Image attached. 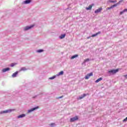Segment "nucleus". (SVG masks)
Masks as SVG:
<instances>
[{
    "label": "nucleus",
    "mask_w": 127,
    "mask_h": 127,
    "mask_svg": "<svg viewBox=\"0 0 127 127\" xmlns=\"http://www.w3.org/2000/svg\"><path fill=\"white\" fill-rule=\"evenodd\" d=\"M119 68H117L116 69H111L110 70H108V74H109V75H114V74H116V73H118V72H119Z\"/></svg>",
    "instance_id": "f257e3e1"
},
{
    "label": "nucleus",
    "mask_w": 127,
    "mask_h": 127,
    "mask_svg": "<svg viewBox=\"0 0 127 127\" xmlns=\"http://www.w3.org/2000/svg\"><path fill=\"white\" fill-rule=\"evenodd\" d=\"M79 120V117L77 116L71 118L70 119V123H74V122H76V121H78Z\"/></svg>",
    "instance_id": "f03ea898"
},
{
    "label": "nucleus",
    "mask_w": 127,
    "mask_h": 127,
    "mask_svg": "<svg viewBox=\"0 0 127 127\" xmlns=\"http://www.w3.org/2000/svg\"><path fill=\"white\" fill-rule=\"evenodd\" d=\"M123 0H120L118 3L114 4V5H111V8H114V7H116V6L119 5V4H121V2H123Z\"/></svg>",
    "instance_id": "7ed1b4c3"
},
{
    "label": "nucleus",
    "mask_w": 127,
    "mask_h": 127,
    "mask_svg": "<svg viewBox=\"0 0 127 127\" xmlns=\"http://www.w3.org/2000/svg\"><path fill=\"white\" fill-rule=\"evenodd\" d=\"M87 95H88V94L84 93L83 94L81 95V96L77 97V100H82V99H84V98H85V97L87 96Z\"/></svg>",
    "instance_id": "20e7f679"
},
{
    "label": "nucleus",
    "mask_w": 127,
    "mask_h": 127,
    "mask_svg": "<svg viewBox=\"0 0 127 127\" xmlns=\"http://www.w3.org/2000/svg\"><path fill=\"white\" fill-rule=\"evenodd\" d=\"M91 76H93V72H90V73L87 74L85 76V79L86 80H88Z\"/></svg>",
    "instance_id": "39448f33"
},
{
    "label": "nucleus",
    "mask_w": 127,
    "mask_h": 127,
    "mask_svg": "<svg viewBox=\"0 0 127 127\" xmlns=\"http://www.w3.org/2000/svg\"><path fill=\"white\" fill-rule=\"evenodd\" d=\"M103 10V8L102 7H100V8H99L98 9H96L94 12L95 13H99V12H101V11Z\"/></svg>",
    "instance_id": "423d86ee"
},
{
    "label": "nucleus",
    "mask_w": 127,
    "mask_h": 127,
    "mask_svg": "<svg viewBox=\"0 0 127 127\" xmlns=\"http://www.w3.org/2000/svg\"><path fill=\"white\" fill-rule=\"evenodd\" d=\"M93 5H94L93 3L90 5L88 7L86 8V10H91V9H92V8L93 7Z\"/></svg>",
    "instance_id": "0eeeda50"
},
{
    "label": "nucleus",
    "mask_w": 127,
    "mask_h": 127,
    "mask_svg": "<svg viewBox=\"0 0 127 127\" xmlns=\"http://www.w3.org/2000/svg\"><path fill=\"white\" fill-rule=\"evenodd\" d=\"M33 26H34V25H32L30 26H26L24 28V30L25 31L28 30V29H30L31 28H32V27H33Z\"/></svg>",
    "instance_id": "6e6552de"
},
{
    "label": "nucleus",
    "mask_w": 127,
    "mask_h": 127,
    "mask_svg": "<svg viewBox=\"0 0 127 127\" xmlns=\"http://www.w3.org/2000/svg\"><path fill=\"white\" fill-rule=\"evenodd\" d=\"M38 107L34 108H32L31 109L29 110L28 111V113H31V112H33V111H35V110H37V109H38Z\"/></svg>",
    "instance_id": "1a4fd4ad"
},
{
    "label": "nucleus",
    "mask_w": 127,
    "mask_h": 127,
    "mask_svg": "<svg viewBox=\"0 0 127 127\" xmlns=\"http://www.w3.org/2000/svg\"><path fill=\"white\" fill-rule=\"evenodd\" d=\"M99 34H101V31H99L98 32L92 35L91 37H96L97 35H99Z\"/></svg>",
    "instance_id": "9d476101"
},
{
    "label": "nucleus",
    "mask_w": 127,
    "mask_h": 127,
    "mask_svg": "<svg viewBox=\"0 0 127 127\" xmlns=\"http://www.w3.org/2000/svg\"><path fill=\"white\" fill-rule=\"evenodd\" d=\"M127 8H125L123 11H120V14L122 15V14H123V13H125V12H127Z\"/></svg>",
    "instance_id": "9b49d317"
},
{
    "label": "nucleus",
    "mask_w": 127,
    "mask_h": 127,
    "mask_svg": "<svg viewBox=\"0 0 127 127\" xmlns=\"http://www.w3.org/2000/svg\"><path fill=\"white\" fill-rule=\"evenodd\" d=\"M78 56H79V55L77 54L71 56V57L70 58V59L71 60L75 59V58H77V57H78Z\"/></svg>",
    "instance_id": "f8f14e48"
},
{
    "label": "nucleus",
    "mask_w": 127,
    "mask_h": 127,
    "mask_svg": "<svg viewBox=\"0 0 127 127\" xmlns=\"http://www.w3.org/2000/svg\"><path fill=\"white\" fill-rule=\"evenodd\" d=\"M31 2V0H26L25 1H24V3L25 4H27L28 3H30Z\"/></svg>",
    "instance_id": "ddd939ff"
},
{
    "label": "nucleus",
    "mask_w": 127,
    "mask_h": 127,
    "mask_svg": "<svg viewBox=\"0 0 127 127\" xmlns=\"http://www.w3.org/2000/svg\"><path fill=\"white\" fill-rule=\"evenodd\" d=\"M10 70V68H3L2 70V71L4 73V72H6V71H9Z\"/></svg>",
    "instance_id": "4468645a"
},
{
    "label": "nucleus",
    "mask_w": 127,
    "mask_h": 127,
    "mask_svg": "<svg viewBox=\"0 0 127 127\" xmlns=\"http://www.w3.org/2000/svg\"><path fill=\"white\" fill-rule=\"evenodd\" d=\"M17 74H18V72L16 71L15 73L12 74V77H13V78L16 77V75H17Z\"/></svg>",
    "instance_id": "2eb2a0df"
},
{
    "label": "nucleus",
    "mask_w": 127,
    "mask_h": 127,
    "mask_svg": "<svg viewBox=\"0 0 127 127\" xmlns=\"http://www.w3.org/2000/svg\"><path fill=\"white\" fill-rule=\"evenodd\" d=\"M102 80H103V78L100 77L95 81V83H99V82H100V81H102Z\"/></svg>",
    "instance_id": "dca6fc26"
},
{
    "label": "nucleus",
    "mask_w": 127,
    "mask_h": 127,
    "mask_svg": "<svg viewBox=\"0 0 127 127\" xmlns=\"http://www.w3.org/2000/svg\"><path fill=\"white\" fill-rule=\"evenodd\" d=\"M24 117H25V114H22V115H19L18 116V118L20 119V118H24Z\"/></svg>",
    "instance_id": "f3484780"
},
{
    "label": "nucleus",
    "mask_w": 127,
    "mask_h": 127,
    "mask_svg": "<svg viewBox=\"0 0 127 127\" xmlns=\"http://www.w3.org/2000/svg\"><path fill=\"white\" fill-rule=\"evenodd\" d=\"M63 74H64V71H62L60 72H59L58 74H57V76H60L61 75H63Z\"/></svg>",
    "instance_id": "a211bd4d"
},
{
    "label": "nucleus",
    "mask_w": 127,
    "mask_h": 127,
    "mask_svg": "<svg viewBox=\"0 0 127 127\" xmlns=\"http://www.w3.org/2000/svg\"><path fill=\"white\" fill-rule=\"evenodd\" d=\"M57 76V75H54V76H53L52 77H51L49 78V79L50 80H53V79H55V78H56Z\"/></svg>",
    "instance_id": "6ab92c4d"
},
{
    "label": "nucleus",
    "mask_w": 127,
    "mask_h": 127,
    "mask_svg": "<svg viewBox=\"0 0 127 127\" xmlns=\"http://www.w3.org/2000/svg\"><path fill=\"white\" fill-rule=\"evenodd\" d=\"M109 2H112L113 3H115L117 2V0H110Z\"/></svg>",
    "instance_id": "aec40b11"
},
{
    "label": "nucleus",
    "mask_w": 127,
    "mask_h": 127,
    "mask_svg": "<svg viewBox=\"0 0 127 127\" xmlns=\"http://www.w3.org/2000/svg\"><path fill=\"white\" fill-rule=\"evenodd\" d=\"M9 112H11L10 110H6V111H4L2 112V114H4V113H8Z\"/></svg>",
    "instance_id": "412c9836"
},
{
    "label": "nucleus",
    "mask_w": 127,
    "mask_h": 127,
    "mask_svg": "<svg viewBox=\"0 0 127 127\" xmlns=\"http://www.w3.org/2000/svg\"><path fill=\"white\" fill-rule=\"evenodd\" d=\"M26 70V68L25 67H22L20 71H25Z\"/></svg>",
    "instance_id": "4be33fe9"
},
{
    "label": "nucleus",
    "mask_w": 127,
    "mask_h": 127,
    "mask_svg": "<svg viewBox=\"0 0 127 127\" xmlns=\"http://www.w3.org/2000/svg\"><path fill=\"white\" fill-rule=\"evenodd\" d=\"M37 52H38V53H40L41 52H43V50H39L37 51Z\"/></svg>",
    "instance_id": "5701e85b"
},
{
    "label": "nucleus",
    "mask_w": 127,
    "mask_h": 127,
    "mask_svg": "<svg viewBox=\"0 0 127 127\" xmlns=\"http://www.w3.org/2000/svg\"><path fill=\"white\" fill-rule=\"evenodd\" d=\"M60 39H62L64 38V34L62 35L61 36H60Z\"/></svg>",
    "instance_id": "b1692460"
},
{
    "label": "nucleus",
    "mask_w": 127,
    "mask_h": 127,
    "mask_svg": "<svg viewBox=\"0 0 127 127\" xmlns=\"http://www.w3.org/2000/svg\"><path fill=\"white\" fill-rule=\"evenodd\" d=\"M123 123H126V122H127V117H126L125 119L123 121Z\"/></svg>",
    "instance_id": "393cba45"
},
{
    "label": "nucleus",
    "mask_w": 127,
    "mask_h": 127,
    "mask_svg": "<svg viewBox=\"0 0 127 127\" xmlns=\"http://www.w3.org/2000/svg\"><path fill=\"white\" fill-rule=\"evenodd\" d=\"M14 65H16V64H14V63H12L10 65L11 67H13V66H14Z\"/></svg>",
    "instance_id": "a878e982"
},
{
    "label": "nucleus",
    "mask_w": 127,
    "mask_h": 127,
    "mask_svg": "<svg viewBox=\"0 0 127 127\" xmlns=\"http://www.w3.org/2000/svg\"><path fill=\"white\" fill-rule=\"evenodd\" d=\"M90 60V59H86L84 60V62H88Z\"/></svg>",
    "instance_id": "bb28decb"
},
{
    "label": "nucleus",
    "mask_w": 127,
    "mask_h": 127,
    "mask_svg": "<svg viewBox=\"0 0 127 127\" xmlns=\"http://www.w3.org/2000/svg\"><path fill=\"white\" fill-rule=\"evenodd\" d=\"M61 98H63V96H62L59 97H56V99H61Z\"/></svg>",
    "instance_id": "cd10ccee"
},
{
    "label": "nucleus",
    "mask_w": 127,
    "mask_h": 127,
    "mask_svg": "<svg viewBox=\"0 0 127 127\" xmlns=\"http://www.w3.org/2000/svg\"><path fill=\"white\" fill-rule=\"evenodd\" d=\"M106 9H107V10H109V9H112L111 6H110V7H107V8H106Z\"/></svg>",
    "instance_id": "c85d7f7f"
},
{
    "label": "nucleus",
    "mask_w": 127,
    "mask_h": 127,
    "mask_svg": "<svg viewBox=\"0 0 127 127\" xmlns=\"http://www.w3.org/2000/svg\"><path fill=\"white\" fill-rule=\"evenodd\" d=\"M50 126H51V127H53V126H55V124L52 123V124H51Z\"/></svg>",
    "instance_id": "c756f323"
},
{
    "label": "nucleus",
    "mask_w": 127,
    "mask_h": 127,
    "mask_svg": "<svg viewBox=\"0 0 127 127\" xmlns=\"http://www.w3.org/2000/svg\"><path fill=\"white\" fill-rule=\"evenodd\" d=\"M125 78H126V79H127V74L124 75Z\"/></svg>",
    "instance_id": "7c9ffc66"
},
{
    "label": "nucleus",
    "mask_w": 127,
    "mask_h": 127,
    "mask_svg": "<svg viewBox=\"0 0 127 127\" xmlns=\"http://www.w3.org/2000/svg\"><path fill=\"white\" fill-rule=\"evenodd\" d=\"M89 38H91V37H88L87 39H89Z\"/></svg>",
    "instance_id": "2f4dec72"
},
{
    "label": "nucleus",
    "mask_w": 127,
    "mask_h": 127,
    "mask_svg": "<svg viewBox=\"0 0 127 127\" xmlns=\"http://www.w3.org/2000/svg\"><path fill=\"white\" fill-rule=\"evenodd\" d=\"M65 36H66V34L65 33L64 34V37H65Z\"/></svg>",
    "instance_id": "473e14b6"
}]
</instances>
